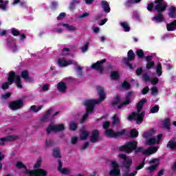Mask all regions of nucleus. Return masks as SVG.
I'll return each mask as SVG.
<instances>
[{
	"mask_svg": "<svg viewBox=\"0 0 176 176\" xmlns=\"http://www.w3.org/2000/svg\"><path fill=\"white\" fill-rule=\"evenodd\" d=\"M157 167H159V163L155 164L153 166H150L147 168V170H148V171L150 173H153V171H155L156 170V168H157Z\"/></svg>",
	"mask_w": 176,
	"mask_h": 176,
	"instance_id": "45",
	"label": "nucleus"
},
{
	"mask_svg": "<svg viewBox=\"0 0 176 176\" xmlns=\"http://www.w3.org/2000/svg\"><path fill=\"white\" fill-rule=\"evenodd\" d=\"M42 108H43V105H40L38 107H36V105H32L30 107V111H32L36 113V112H39Z\"/></svg>",
	"mask_w": 176,
	"mask_h": 176,
	"instance_id": "40",
	"label": "nucleus"
},
{
	"mask_svg": "<svg viewBox=\"0 0 176 176\" xmlns=\"http://www.w3.org/2000/svg\"><path fill=\"white\" fill-rule=\"evenodd\" d=\"M168 16L170 19H176V8L175 6H171L169 8Z\"/></svg>",
	"mask_w": 176,
	"mask_h": 176,
	"instance_id": "27",
	"label": "nucleus"
},
{
	"mask_svg": "<svg viewBox=\"0 0 176 176\" xmlns=\"http://www.w3.org/2000/svg\"><path fill=\"white\" fill-rule=\"evenodd\" d=\"M155 144H157V141L156 140L155 138H149L146 141V145H155Z\"/></svg>",
	"mask_w": 176,
	"mask_h": 176,
	"instance_id": "41",
	"label": "nucleus"
},
{
	"mask_svg": "<svg viewBox=\"0 0 176 176\" xmlns=\"http://www.w3.org/2000/svg\"><path fill=\"white\" fill-rule=\"evenodd\" d=\"M153 8H155L153 2H151L147 5V10H148V12H152V10H153Z\"/></svg>",
	"mask_w": 176,
	"mask_h": 176,
	"instance_id": "60",
	"label": "nucleus"
},
{
	"mask_svg": "<svg viewBox=\"0 0 176 176\" xmlns=\"http://www.w3.org/2000/svg\"><path fill=\"white\" fill-rule=\"evenodd\" d=\"M28 174L29 176H46L47 175V171L45 169L38 168L28 170Z\"/></svg>",
	"mask_w": 176,
	"mask_h": 176,
	"instance_id": "11",
	"label": "nucleus"
},
{
	"mask_svg": "<svg viewBox=\"0 0 176 176\" xmlns=\"http://www.w3.org/2000/svg\"><path fill=\"white\" fill-rule=\"evenodd\" d=\"M158 93H159V89H157V87L154 86V87H151L152 96H157Z\"/></svg>",
	"mask_w": 176,
	"mask_h": 176,
	"instance_id": "52",
	"label": "nucleus"
},
{
	"mask_svg": "<svg viewBox=\"0 0 176 176\" xmlns=\"http://www.w3.org/2000/svg\"><path fill=\"white\" fill-rule=\"evenodd\" d=\"M137 141L131 140L126 142L124 145H122L119 148L120 152H124L125 153H133V151L136 148Z\"/></svg>",
	"mask_w": 176,
	"mask_h": 176,
	"instance_id": "3",
	"label": "nucleus"
},
{
	"mask_svg": "<svg viewBox=\"0 0 176 176\" xmlns=\"http://www.w3.org/2000/svg\"><path fill=\"white\" fill-rule=\"evenodd\" d=\"M104 63H107L106 58L98 60L96 63L92 64V69H96V71H98L100 74H102V72H104V67L102 66Z\"/></svg>",
	"mask_w": 176,
	"mask_h": 176,
	"instance_id": "9",
	"label": "nucleus"
},
{
	"mask_svg": "<svg viewBox=\"0 0 176 176\" xmlns=\"http://www.w3.org/2000/svg\"><path fill=\"white\" fill-rule=\"evenodd\" d=\"M110 77L111 80H117V79L120 78V74L118 72H111Z\"/></svg>",
	"mask_w": 176,
	"mask_h": 176,
	"instance_id": "35",
	"label": "nucleus"
},
{
	"mask_svg": "<svg viewBox=\"0 0 176 176\" xmlns=\"http://www.w3.org/2000/svg\"><path fill=\"white\" fill-rule=\"evenodd\" d=\"M136 55L138 57V58H140V60H142L145 58V53L144 52V50L142 49H139L136 50Z\"/></svg>",
	"mask_w": 176,
	"mask_h": 176,
	"instance_id": "34",
	"label": "nucleus"
},
{
	"mask_svg": "<svg viewBox=\"0 0 176 176\" xmlns=\"http://www.w3.org/2000/svg\"><path fill=\"white\" fill-rule=\"evenodd\" d=\"M138 146V142H136V147L135 149L133 150L135 151V153H140V152H142V151H144V148Z\"/></svg>",
	"mask_w": 176,
	"mask_h": 176,
	"instance_id": "56",
	"label": "nucleus"
},
{
	"mask_svg": "<svg viewBox=\"0 0 176 176\" xmlns=\"http://www.w3.org/2000/svg\"><path fill=\"white\" fill-rule=\"evenodd\" d=\"M166 148H168L169 149H176L175 139L170 140L166 145Z\"/></svg>",
	"mask_w": 176,
	"mask_h": 176,
	"instance_id": "30",
	"label": "nucleus"
},
{
	"mask_svg": "<svg viewBox=\"0 0 176 176\" xmlns=\"http://www.w3.org/2000/svg\"><path fill=\"white\" fill-rule=\"evenodd\" d=\"M166 19H164V15L162 12H158L152 18V21L157 23H163Z\"/></svg>",
	"mask_w": 176,
	"mask_h": 176,
	"instance_id": "19",
	"label": "nucleus"
},
{
	"mask_svg": "<svg viewBox=\"0 0 176 176\" xmlns=\"http://www.w3.org/2000/svg\"><path fill=\"white\" fill-rule=\"evenodd\" d=\"M100 5L104 12V13H110L111 12V7L109 6V3L105 0H102L100 2Z\"/></svg>",
	"mask_w": 176,
	"mask_h": 176,
	"instance_id": "22",
	"label": "nucleus"
},
{
	"mask_svg": "<svg viewBox=\"0 0 176 176\" xmlns=\"http://www.w3.org/2000/svg\"><path fill=\"white\" fill-rule=\"evenodd\" d=\"M61 174L65 175H69V169L68 168H63L62 170H59Z\"/></svg>",
	"mask_w": 176,
	"mask_h": 176,
	"instance_id": "53",
	"label": "nucleus"
},
{
	"mask_svg": "<svg viewBox=\"0 0 176 176\" xmlns=\"http://www.w3.org/2000/svg\"><path fill=\"white\" fill-rule=\"evenodd\" d=\"M16 168H24L25 170L22 171V174H24L25 175H28V171H31V170L28 169L27 166L21 162H16Z\"/></svg>",
	"mask_w": 176,
	"mask_h": 176,
	"instance_id": "23",
	"label": "nucleus"
},
{
	"mask_svg": "<svg viewBox=\"0 0 176 176\" xmlns=\"http://www.w3.org/2000/svg\"><path fill=\"white\" fill-rule=\"evenodd\" d=\"M145 60L147 63L146 65V69H152L155 68V61H153V56H147L145 57Z\"/></svg>",
	"mask_w": 176,
	"mask_h": 176,
	"instance_id": "17",
	"label": "nucleus"
},
{
	"mask_svg": "<svg viewBox=\"0 0 176 176\" xmlns=\"http://www.w3.org/2000/svg\"><path fill=\"white\" fill-rule=\"evenodd\" d=\"M154 12L157 13H163L167 9V3H164V0H155L154 1Z\"/></svg>",
	"mask_w": 176,
	"mask_h": 176,
	"instance_id": "5",
	"label": "nucleus"
},
{
	"mask_svg": "<svg viewBox=\"0 0 176 176\" xmlns=\"http://www.w3.org/2000/svg\"><path fill=\"white\" fill-rule=\"evenodd\" d=\"M76 67V69L78 71L77 76L78 78H82L83 76V70L82 69V67L79 66V65H74Z\"/></svg>",
	"mask_w": 176,
	"mask_h": 176,
	"instance_id": "37",
	"label": "nucleus"
},
{
	"mask_svg": "<svg viewBox=\"0 0 176 176\" xmlns=\"http://www.w3.org/2000/svg\"><path fill=\"white\" fill-rule=\"evenodd\" d=\"M135 58V54L133 50H130L127 53V58H124L123 61H126L129 64V61H133Z\"/></svg>",
	"mask_w": 176,
	"mask_h": 176,
	"instance_id": "21",
	"label": "nucleus"
},
{
	"mask_svg": "<svg viewBox=\"0 0 176 176\" xmlns=\"http://www.w3.org/2000/svg\"><path fill=\"white\" fill-rule=\"evenodd\" d=\"M78 129V124H76L75 122L72 121L69 124V129L71 131H75Z\"/></svg>",
	"mask_w": 176,
	"mask_h": 176,
	"instance_id": "44",
	"label": "nucleus"
},
{
	"mask_svg": "<svg viewBox=\"0 0 176 176\" xmlns=\"http://www.w3.org/2000/svg\"><path fill=\"white\" fill-rule=\"evenodd\" d=\"M146 98H143L137 104V112H132L127 117L128 120H136L137 124H141L144 122L145 117V111H142L144 108V104H146Z\"/></svg>",
	"mask_w": 176,
	"mask_h": 176,
	"instance_id": "2",
	"label": "nucleus"
},
{
	"mask_svg": "<svg viewBox=\"0 0 176 176\" xmlns=\"http://www.w3.org/2000/svg\"><path fill=\"white\" fill-rule=\"evenodd\" d=\"M120 123V119L118 117V115L115 114L113 117V124H119Z\"/></svg>",
	"mask_w": 176,
	"mask_h": 176,
	"instance_id": "50",
	"label": "nucleus"
},
{
	"mask_svg": "<svg viewBox=\"0 0 176 176\" xmlns=\"http://www.w3.org/2000/svg\"><path fill=\"white\" fill-rule=\"evenodd\" d=\"M63 26L65 27L66 30H67L68 31H76V28H75L72 25H69L68 23H63Z\"/></svg>",
	"mask_w": 176,
	"mask_h": 176,
	"instance_id": "39",
	"label": "nucleus"
},
{
	"mask_svg": "<svg viewBox=\"0 0 176 176\" xmlns=\"http://www.w3.org/2000/svg\"><path fill=\"white\" fill-rule=\"evenodd\" d=\"M21 76L24 80H28V82H34V80L30 77V73L28 70H23L21 72Z\"/></svg>",
	"mask_w": 176,
	"mask_h": 176,
	"instance_id": "25",
	"label": "nucleus"
},
{
	"mask_svg": "<svg viewBox=\"0 0 176 176\" xmlns=\"http://www.w3.org/2000/svg\"><path fill=\"white\" fill-rule=\"evenodd\" d=\"M113 100L114 101L111 102V106L116 107V105L120 102V96L116 95Z\"/></svg>",
	"mask_w": 176,
	"mask_h": 176,
	"instance_id": "38",
	"label": "nucleus"
},
{
	"mask_svg": "<svg viewBox=\"0 0 176 176\" xmlns=\"http://www.w3.org/2000/svg\"><path fill=\"white\" fill-rule=\"evenodd\" d=\"M67 16V14L65 12H61L59 14V15L57 16V20H63V19H65V16Z\"/></svg>",
	"mask_w": 176,
	"mask_h": 176,
	"instance_id": "61",
	"label": "nucleus"
},
{
	"mask_svg": "<svg viewBox=\"0 0 176 176\" xmlns=\"http://www.w3.org/2000/svg\"><path fill=\"white\" fill-rule=\"evenodd\" d=\"M11 34L12 35H13L14 36H19V35H20V32H19V30H17L15 28H12L11 30Z\"/></svg>",
	"mask_w": 176,
	"mask_h": 176,
	"instance_id": "58",
	"label": "nucleus"
},
{
	"mask_svg": "<svg viewBox=\"0 0 176 176\" xmlns=\"http://www.w3.org/2000/svg\"><path fill=\"white\" fill-rule=\"evenodd\" d=\"M122 87L125 90H130V89L131 88V85H130V83H129V82L124 80L122 84Z\"/></svg>",
	"mask_w": 176,
	"mask_h": 176,
	"instance_id": "43",
	"label": "nucleus"
},
{
	"mask_svg": "<svg viewBox=\"0 0 176 176\" xmlns=\"http://www.w3.org/2000/svg\"><path fill=\"white\" fill-rule=\"evenodd\" d=\"M53 112V109H50L46 113L42 116L41 120V122H45V120H47L49 119V117L50 116V114Z\"/></svg>",
	"mask_w": 176,
	"mask_h": 176,
	"instance_id": "33",
	"label": "nucleus"
},
{
	"mask_svg": "<svg viewBox=\"0 0 176 176\" xmlns=\"http://www.w3.org/2000/svg\"><path fill=\"white\" fill-rule=\"evenodd\" d=\"M138 131H137L135 129H133L130 131L131 138H137V137H138Z\"/></svg>",
	"mask_w": 176,
	"mask_h": 176,
	"instance_id": "42",
	"label": "nucleus"
},
{
	"mask_svg": "<svg viewBox=\"0 0 176 176\" xmlns=\"http://www.w3.org/2000/svg\"><path fill=\"white\" fill-rule=\"evenodd\" d=\"M89 45H90V43L87 42L85 44V45L81 47V50H82V53H86V52H87V50H89Z\"/></svg>",
	"mask_w": 176,
	"mask_h": 176,
	"instance_id": "51",
	"label": "nucleus"
},
{
	"mask_svg": "<svg viewBox=\"0 0 176 176\" xmlns=\"http://www.w3.org/2000/svg\"><path fill=\"white\" fill-rule=\"evenodd\" d=\"M8 46L10 47L13 53H16L19 50L17 48V45L13 42H8Z\"/></svg>",
	"mask_w": 176,
	"mask_h": 176,
	"instance_id": "31",
	"label": "nucleus"
},
{
	"mask_svg": "<svg viewBox=\"0 0 176 176\" xmlns=\"http://www.w3.org/2000/svg\"><path fill=\"white\" fill-rule=\"evenodd\" d=\"M144 166H145V158L143 160V161L139 166L135 168V170H141L142 168H144Z\"/></svg>",
	"mask_w": 176,
	"mask_h": 176,
	"instance_id": "55",
	"label": "nucleus"
},
{
	"mask_svg": "<svg viewBox=\"0 0 176 176\" xmlns=\"http://www.w3.org/2000/svg\"><path fill=\"white\" fill-rule=\"evenodd\" d=\"M157 75L159 76H162L163 74V71L162 70V64H158L156 67Z\"/></svg>",
	"mask_w": 176,
	"mask_h": 176,
	"instance_id": "48",
	"label": "nucleus"
},
{
	"mask_svg": "<svg viewBox=\"0 0 176 176\" xmlns=\"http://www.w3.org/2000/svg\"><path fill=\"white\" fill-rule=\"evenodd\" d=\"M124 133H126L124 130L115 132L113 131V129H109L105 131V135H107V137H110L111 138H118V137H121V135H124Z\"/></svg>",
	"mask_w": 176,
	"mask_h": 176,
	"instance_id": "8",
	"label": "nucleus"
},
{
	"mask_svg": "<svg viewBox=\"0 0 176 176\" xmlns=\"http://www.w3.org/2000/svg\"><path fill=\"white\" fill-rule=\"evenodd\" d=\"M142 78L144 82H151V77H149V76H148L147 74H144L142 75Z\"/></svg>",
	"mask_w": 176,
	"mask_h": 176,
	"instance_id": "62",
	"label": "nucleus"
},
{
	"mask_svg": "<svg viewBox=\"0 0 176 176\" xmlns=\"http://www.w3.org/2000/svg\"><path fill=\"white\" fill-rule=\"evenodd\" d=\"M170 118H166L163 122V124L164 127L168 130H170Z\"/></svg>",
	"mask_w": 176,
	"mask_h": 176,
	"instance_id": "47",
	"label": "nucleus"
},
{
	"mask_svg": "<svg viewBox=\"0 0 176 176\" xmlns=\"http://www.w3.org/2000/svg\"><path fill=\"white\" fill-rule=\"evenodd\" d=\"M64 130H65L64 124H58L56 125L50 124L47 127L46 131L47 135H49L52 131H54V133H60V131H64Z\"/></svg>",
	"mask_w": 176,
	"mask_h": 176,
	"instance_id": "4",
	"label": "nucleus"
},
{
	"mask_svg": "<svg viewBox=\"0 0 176 176\" xmlns=\"http://www.w3.org/2000/svg\"><path fill=\"white\" fill-rule=\"evenodd\" d=\"M157 112H159V105H155L151 108V113H157Z\"/></svg>",
	"mask_w": 176,
	"mask_h": 176,
	"instance_id": "57",
	"label": "nucleus"
},
{
	"mask_svg": "<svg viewBox=\"0 0 176 176\" xmlns=\"http://www.w3.org/2000/svg\"><path fill=\"white\" fill-rule=\"evenodd\" d=\"M89 134H90V132L82 129L81 130V134L80 135V139L82 141H85V140H87V138L89 137Z\"/></svg>",
	"mask_w": 176,
	"mask_h": 176,
	"instance_id": "29",
	"label": "nucleus"
},
{
	"mask_svg": "<svg viewBox=\"0 0 176 176\" xmlns=\"http://www.w3.org/2000/svg\"><path fill=\"white\" fill-rule=\"evenodd\" d=\"M96 90H98L99 99L87 100L83 103V105L87 107V109L85 115H83L82 117L81 123H84L85 120L89 118V115L94 112V107H96V104H100V102H102V101L105 100L106 95L105 92L104 91V88L101 86H97Z\"/></svg>",
	"mask_w": 176,
	"mask_h": 176,
	"instance_id": "1",
	"label": "nucleus"
},
{
	"mask_svg": "<svg viewBox=\"0 0 176 176\" xmlns=\"http://www.w3.org/2000/svg\"><path fill=\"white\" fill-rule=\"evenodd\" d=\"M156 152H157V147L151 146L146 150L143 151L142 155L144 156H151V155H153V153H156Z\"/></svg>",
	"mask_w": 176,
	"mask_h": 176,
	"instance_id": "20",
	"label": "nucleus"
},
{
	"mask_svg": "<svg viewBox=\"0 0 176 176\" xmlns=\"http://www.w3.org/2000/svg\"><path fill=\"white\" fill-rule=\"evenodd\" d=\"M120 159H122V166L124 168H130L133 166V159L127 156L126 154H120L118 155Z\"/></svg>",
	"mask_w": 176,
	"mask_h": 176,
	"instance_id": "6",
	"label": "nucleus"
},
{
	"mask_svg": "<svg viewBox=\"0 0 176 176\" xmlns=\"http://www.w3.org/2000/svg\"><path fill=\"white\" fill-rule=\"evenodd\" d=\"M57 89L60 93H65L67 91V83L65 82H59L57 85Z\"/></svg>",
	"mask_w": 176,
	"mask_h": 176,
	"instance_id": "24",
	"label": "nucleus"
},
{
	"mask_svg": "<svg viewBox=\"0 0 176 176\" xmlns=\"http://www.w3.org/2000/svg\"><path fill=\"white\" fill-rule=\"evenodd\" d=\"M150 82L151 85H157L159 83V78L157 77L151 78Z\"/></svg>",
	"mask_w": 176,
	"mask_h": 176,
	"instance_id": "54",
	"label": "nucleus"
},
{
	"mask_svg": "<svg viewBox=\"0 0 176 176\" xmlns=\"http://www.w3.org/2000/svg\"><path fill=\"white\" fill-rule=\"evenodd\" d=\"M100 140V131L97 129L92 131L91 136L90 137V142L92 144H96V142H98Z\"/></svg>",
	"mask_w": 176,
	"mask_h": 176,
	"instance_id": "18",
	"label": "nucleus"
},
{
	"mask_svg": "<svg viewBox=\"0 0 176 176\" xmlns=\"http://www.w3.org/2000/svg\"><path fill=\"white\" fill-rule=\"evenodd\" d=\"M133 92L129 91L128 92V95L125 97V100L122 102L120 105L118 106V109H122L124 107V105H129L131 104V96Z\"/></svg>",
	"mask_w": 176,
	"mask_h": 176,
	"instance_id": "16",
	"label": "nucleus"
},
{
	"mask_svg": "<svg viewBox=\"0 0 176 176\" xmlns=\"http://www.w3.org/2000/svg\"><path fill=\"white\" fill-rule=\"evenodd\" d=\"M128 175H130V168H125V170L122 173V176H128Z\"/></svg>",
	"mask_w": 176,
	"mask_h": 176,
	"instance_id": "63",
	"label": "nucleus"
},
{
	"mask_svg": "<svg viewBox=\"0 0 176 176\" xmlns=\"http://www.w3.org/2000/svg\"><path fill=\"white\" fill-rule=\"evenodd\" d=\"M58 64L59 67H68V65H72V64H74V65H78V62L74 60H65V58H63L58 59Z\"/></svg>",
	"mask_w": 176,
	"mask_h": 176,
	"instance_id": "12",
	"label": "nucleus"
},
{
	"mask_svg": "<svg viewBox=\"0 0 176 176\" xmlns=\"http://www.w3.org/2000/svg\"><path fill=\"white\" fill-rule=\"evenodd\" d=\"M23 107H24V101H23L21 99L12 101L9 104V107L10 109H12V111H17V109H21Z\"/></svg>",
	"mask_w": 176,
	"mask_h": 176,
	"instance_id": "7",
	"label": "nucleus"
},
{
	"mask_svg": "<svg viewBox=\"0 0 176 176\" xmlns=\"http://www.w3.org/2000/svg\"><path fill=\"white\" fill-rule=\"evenodd\" d=\"M120 25L122 28H123L124 32H130V25H129V23H127V22H121Z\"/></svg>",
	"mask_w": 176,
	"mask_h": 176,
	"instance_id": "32",
	"label": "nucleus"
},
{
	"mask_svg": "<svg viewBox=\"0 0 176 176\" xmlns=\"http://www.w3.org/2000/svg\"><path fill=\"white\" fill-rule=\"evenodd\" d=\"M18 135H8L5 138H0V145H5V142H13L16 140H19Z\"/></svg>",
	"mask_w": 176,
	"mask_h": 176,
	"instance_id": "13",
	"label": "nucleus"
},
{
	"mask_svg": "<svg viewBox=\"0 0 176 176\" xmlns=\"http://www.w3.org/2000/svg\"><path fill=\"white\" fill-rule=\"evenodd\" d=\"M52 156L55 157V159H61L63 156L61 155V151H60V148L55 147L52 151Z\"/></svg>",
	"mask_w": 176,
	"mask_h": 176,
	"instance_id": "26",
	"label": "nucleus"
},
{
	"mask_svg": "<svg viewBox=\"0 0 176 176\" xmlns=\"http://www.w3.org/2000/svg\"><path fill=\"white\" fill-rule=\"evenodd\" d=\"M11 96L12 93L7 92L6 94L1 95V98L3 100H8V98H10Z\"/></svg>",
	"mask_w": 176,
	"mask_h": 176,
	"instance_id": "59",
	"label": "nucleus"
},
{
	"mask_svg": "<svg viewBox=\"0 0 176 176\" xmlns=\"http://www.w3.org/2000/svg\"><path fill=\"white\" fill-rule=\"evenodd\" d=\"M148 91H149V87L146 86L142 90V94H148Z\"/></svg>",
	"mask_w": 176,
	"mask_h": 176,
	"instance_id": "64",
	"label": "nucleus"
},
{
	"mask_svg": "<svg viewBox=\"0 0 176 176\" xmlns=\"http://www.w3.org/2000/svg\"><path fill=\"white\" fill-rule=\"evenodd\" d=\"M167 31H175L176 30V19L170 23L166 24Z\"/></svg>",
	"mask_w": 176,
	"mask_h": 176,
	"instance_id": "28",
	"label": "nucleus"
},
{
	"mask_svg": "<svg viewBox=\"0 0 176 176\" xmlns=\"http://www.w3.org/2000/svg\"><path fill=\"white\" fill-rule=\"evenodd\" d=\"M10 74L13 76L12 78L14 82H15L17 87H19V89H21L23 87V85H21V77L19 75H16V72L14 71H11Z\"/></svg>",
	"mask_w": 176,
	"mask_h": 176,
	"instance_id": "15",
	"label": "nucleus"
},
{
	"mask_svg": "<svg viewBox=\"0 0 176 176\" xmlns=\"http://www.w3.org/2000/svg\"><path fill=\"white\" fill-rule=\"evenodd\" d=\"M153 133H155V131L153 129H151L149 131L145 132L143 134V137H144V138H149V137H152Z\"/></svg>",
	"mask_w": 176,
	"mask_h": 176,
	"instance_id": "46",
	"label": "nucleus"
},
{
	"mask_svg": "<svg viewBox=\"0 0 176 176\" xmlns=\"http://www.w3.org/2000/svg\"><path fill=\"white\" fill-rule=\"evenodd\" d=\"M111 167L113 169H111L109 172V175L111 176H119L120 175V168L119 164L116 162V161H112L111 162Z\"/></svg>",
	"mask_w": 176,
	"mask_h": 176,
	"instance_id": "10",
	"label": "nucleus"
},
{
	"mask_svg": "<svg viewBox=\"0 0 176 176\" xmlns=\"http://www.w3.org/2000/svg\"><path fill=\"white\" fill-rule=\"evenodd\" d=\"M134 3H135L134 2V0H128L124 2V6H126V8H131V6L134 5Z\"/></svg>",
	"mask_w": 176,
	"mask_h": 176,
	"instance_id": "49",
	"label": "nucleus"
},
{
	"mask_svg": "<svg viewBox=\"0 0 176 176\" xmlns=\"http://www.w3.org/2000/svg\"><path fill=\"white\" fill-rule=\"evenodd\" d=\"M9 3V1H3V0H0V9L1 10L6 11V5Z\"/></svg>",
	"mask_w": 176,
	"mask_h": 176,
	"instance_id": "36",
	"label": "nucleus"
},
{
	"mask_svg": "<svg viewBox=\"0 0 176 176\" xmlns=\"http://www.w3.org/2000/svg\"><path fill=\"white\" fill-rule=\"evenodd\" d=\"M13 76H14L13 74H11L10 72L8 76V81L3 82L1 85L2 90H8V89H9V86H12V85H13L14 83Z\"/></svg>",
	"mask_w": 176,
	"mask_h": 176,
	"instance_id": "14",
	"label": "nucleus"
}]
</instances>
